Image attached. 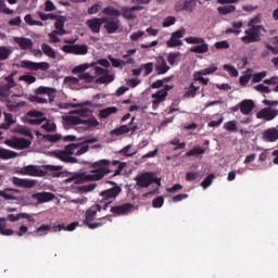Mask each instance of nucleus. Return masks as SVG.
Instances as JSON below:
<instances>
[{
  "mask_svg": "<svg viewBox=\"0 0 278 278\" xmlns=\"http://www.w3.org/2000/svg\"><path fill=\"white\" fill-rule=\"evenodd\" d=\"M21 191L13 188H5L4 190H0V198L4 199L5 201H15L17 200L16 197L12 193H20Z\"/></svg>",
  "mask_w": 278,
  "mask_h": 278,
  "instance_id": "18",
  "label": "nucleus"
},
{
  "mask_svg": "<svg viewBox=\"0 0 278 278\" xmlns=\"http://www.w3.org/2000/svg\"><path fill=\"white\" fill-rule=\"evenodd\" d=\"M102 13L104 14V16H121L122 12L118 9H114L113 7H106L103 9Z\"/></svg>",
  "mask_w": 278,
  "mask_h": 278,
  "instance_id": "34",
  "label": "nucleus"
},
{
  "mask_svg": "<svg viewBox=\"0 0 278 278\" xmlns=\"http://www.w3.org/2000/svg\"><path fill=\"white\" fill-rule=\"evenodd\" d=\"M224 129L226 131H238V126L236 125V121H229L226 124H224Z\"/></svg>",
  "mask_w": 278,
  "mask_h": 278,
  "instance_id": "52",
  "label": "nucleus"
},
{
  "mask_svg": "<svg viewBox=\"0 0 278 278\" xmlns=\"http://www.w3.org/2000/svg\"><path fill=\"white\" fill-rule=\"evenodd\" d=\"M166 45L169 49H174L175 47H181V45H184V41H181L180 39L170 37V39L167 41Z\"/></svg>",
  "mask_w": 278,
  "mask_h": 278,
  "instance_id": "48",
  "label": "nucleus"
},
{
  "mask_svg": "<svg viewBox=\"0 0 278 278\" xmlns=\"http://www.w3.org/2000/svg\"><path fill=\"white\" fill-rule=\"evenodd\" d=\"M235 11H236V5L233 4L217 8V12L218 14H222V16H227V14H233Z\"/></svg>",
  "mask_w": 278,
  "mask_h": 278,
  "instance_id": "31",
  "label": "nucleus"
},
{
  "mask_svg": "<svg viewBox=\"0 0 278 278\" xmlns=\"http://www.w3.org/2000/svg\"><path fill=\"white\" fill-rule=\"evenodd\" d=\"M185 40L188 42V45H202L205 42V39L201 37H187Z\"/></svg>",
  "mask_w": 278,
  "mask_h": 278,
  "instance_id": "49",
  "label": "nucleus"
},
{
  "mask_svg": "<svg viewBox=\"0 0 278 278\" xmlns=\"http://www.w3.org/2000/svg\"><path fill=\"white\" fill-rule=\"evenodd\" d=\"M113 80H114V75L106 73L98 77L94 81L96 84H112Z\"/></svg>",
  "mask_w": 278,
  "mask_h": 278,
  "instance_id": "33",
  "label": "nucleus"
},
{
  "mask_svg": "<svg viewBox=\"0 0 278 278\" xmlns=\"http://www.w3.org/2000/svg\"><path fill=\"white\" fill-rule=\"evenodd\" d=\"M75 227H78V222H73L67 226H62V225L56 226L58 229L64 230V231H70V232L74 231Z\"/></svg>",
  "mask_w": 278,
  "mask_h": 278,
  "instance_id": "46",
  "label": "nucleus"
},
{
  "mask_svg": "<svg viewBox=\"0 0 278 278\" xmlns=\"http://www.w3.org/2000/svg\"><path fill=\"white\" fill-rule=\"evenodd\" d=\"M41 50L42 53L48 58H51V60H55V58H58V54H55V50H53V48H51V46H49L48 43H42Z\"/></svg>",
  "mask_w": 278,
  "mask_h": 278,
  "instance_id": "26",
  "label": "nucleus"
},
{
  "mask_svg": "<svg viewBox=\"0 0 278 278\" xmlns=\"http://www.w3.org/2000/svg\"><path fill=\"white\" fill-rule=\"evenodd\" d=\"M79 77H75V76H65L64 78V84H70V86H77V84H79Z\"/></svg>",
  "mask_w": 278,
  "mask_h": 278,
  "instance_id": "58",
  "label": "nucleus"
},
{
  "mask_svg": "<svg viewBox=\"0 0 278 278\" xmlns=\"http://www.w3.org/2000/svg\"><path fill=\"white\" fill-rule=\"evenodd\" d=\"M215 49H229V41L227 40H222L217 41L214 45Z\"/></svg>",
  "mask_w": 278,
  "mask_h": 278,
  "instance_id": "64",
  "label": "nucleus"
},
{
  "mask_svg": "<svg viewBox=\"0 0 278 278\" xmlns=\"http://www.w3.org/2000/svg\"><path fill=\"white\" fill-rule=\"evenodd\" d=\"M10 53H12L11 49H8L5 46H0V62L8 60V58H10Z\"/></svg>",
  "mask_w": 278,
  "mask_h": 278,
  "instance_id": "37",
  "label": "nucleus"
},
{
  "mask_svg": "<svg viewBox=\"0 0 278 278\" xmlns=\"http://www.w3.org/2000/svg\"><path fill=\"white\" fill-rule=\"evenodd\" d=\"M118 112V108L116 106H109L106 109L100 110L99 116L100 118H110L112 114H116Z\"/></svg>",
  "mask_w": 278,
  "mask_h": 278,
  "instance_id": "25",
  "label": "nucleus"
},
{
  "mask_svg": "<svg viewBox=\"0 0 278 278\" xmlns=\"http://www.w3.org/2000/svg\"><path fill=\"white\" fill-rule=\"evenodd\" d=\"M154 176L151 175H138L136 176V186L139 188H148L151 184H155L156 186L161 187V179L153 178Z\"/></svg>",
  "mask_w": 278,
  "mask_h": 278,
  "instance_id": "4",
  "label": "nucleus"
},
{
  "mask_svg": "<svg viewBox=\"0 0 278 278\" xmlns=\"http://www.w3.org/2000/svg\"><path fill=\"white\" fill-rule=\"evenodd\" d=\"M141 68L144 70V75H151L153 73V62H149L141 65Z\"/></svg>",
  "mask_w": 278,
  "mask_h": 278,
  "instance_id": "63",
  "label": "nucleus"
},
{
  "mask_svg": "<svg viewBox=\"0 0 278 278\" xmlns=\"http://www.w3.org/2000/svg\"><path fill=\"white\" fill-rule=\"evenodd\" d=\"M262 31L266 34V28L263 25L252 26L244 31L245 36L241 37L243 45H251V42H262Z\"/></svg>",
  "mask_w": 278,
  "mask_h": 278,
  "instance_id": "3",
  "label": "nucleus"
},
{
  "mask_svg": "<svg viewBox=\"0 0 278 278\" xmlns=\"http://www.w3.org/2000/svg\"><path fill=\"white\" fill-rule=\"evenodd\" d=\"M21 67L27 68V71H49L50 65L48 62L22 61Z\"/></svg>",
  "mask_w": 278,
  "mask_h": 278,
  "instance_id": "6",
  "label": "nucleus"
},
{
  "mask_svg": "<svg viewBox=\"0 0 278 278\" xmlns=\"http://www.w3.org/2000/svg\"><path fill=\"white\" fill-rule=\"evenodd\" d=\"M191 53H207L210 51V46L207 43L198 45L189 49Z\"/></svg>",
  "mask_w": 278,
  "mask_h": 278,
  "instance_id": "30",
  "label": "nucleus"
},
{
  "mask_svg": "<svg viewBox=\"0 0 278 278\" xmlns=\"http://www.w3.org/2000/svg\"><path fill=\"white\" fill-rule=\"evenodd\" d=\"M125 166H127L126 162H112L108 159H102L92 163L91 168L96 169L91 170V173H93L94 175H110V173H113V175H121V173H123V170L125 169Z\"/></svg>",
  "mask_w": 278,
  "mask_h": 278,
  "instance_id": "2",
  "label": "nucleus"
},
{
  "mask_svg": "<svg viewBox=\"0 0 278 278\" xmlns=\"http://www.w3.org/2000/svg\"><path fill=\"white\" fill-rule=\"evenodd\" d=\"M86 25L89 26L92 34H99L101 31V23H99V17L87 20Z\"/></svg>",
  "mask_w": 278,
  "mask_h": 278,
  "instance_id": "21",
  "label": "nucleus"
},
{
  "mask_svg": "<svg viewBox=\"0 0 278 278\" xmlns=\"http://www.w3.org/2000/svg\"><path fill=\"white\" fill-rule=\"evenodd\" d=\"M27 116H31L33 118H46L45 112L36 110L27 112Z\"/></svg>",
  "mask_w": 278,
  "mask_h": 278,
  "instance_id": "62",
  "label": "nucleus"
},
{
  "mask_svg": "<svg viewBox=\"0 0 278 278\" xmlns=\"http://www.w3.org/2000/svg\"><path fill=\"white\" fill-rule=\"evenodd\" d=\"M16 149H20L21 151L25 150V149H29L31 147V141L28 139H25L23 137L18 138L16 140Z\"/></svg>",
  "mask_w": 278,
  "mask_h": 278,
  "instance_id": "29",
  "label": "nucleus"
},
{
  "mask_svg": "<svg viewBox=\"0 0 278 278\" xmlns=\"http://www.w3.org/2000/svg\"><path fill=\"white\" fill-rule=\"evenodd\" d=\"M54 21H56L54 23L55 29H62L64 27V23L68 21V18H66V16L64 15H56V18H54Z\"/></svg>",
  "mask_w": 278,
  "mask_h": 278,
  "instance_id": "36",
  "label": "nucleus"
},
{
  "mask_svg": "<svg viewBox=\"0 0 278 278\" xmlns=\"http://www.w3.org/2000/svg\"><path fill=\"white\" fill-rule=\"evenodd\" d=\"M108 185L114 186L111 189H106L101 191L99 193L98 201L104 204V206H100V204L91 205V207H88L87 211H85V220L87 222H94V216L97 215V212L100 211H106V206L110 205V203H113L114 200H116V197L119 195L121 192H123V189L119 188V186H116V182L108 181Z\"/></svg>",
  "mask_w": 278,
  "mask_h": 278,
  "instance_id": "1",
  "label": "nucleus"
},
{
  "mask_svg": "<svg viewBox=\"0 0 278 278\" xmlns=\"http://www.w3.org/2000/svg\"><path fill=\"white\" fill-rule=\"evenodd\" d=\"M181 55V52H169L167 56V62L170 66H175L177 62V58Z\"/></svg>",
  "mask_w": 278,
  "mask_h": 278,
  "instance_id": "41",
  "label": "nucleus"
},
{
  "mask_svg": "<svg viewBox=\"0 0 278 278\" xmlns=\"http://www.w3.org/2000/svg\"><path fill=\"white\" fill-rule=\"evenodd\" d=\"M63 121L65 122V125L73 127L74 125H81L84 123V119L81 117L70 115V116H62Z\"/></svg>",
  "mask_w": 278,
  "mask_h": 278,
  "instance_id": "20",
  "label": "nucleus"
},
{
  "mask_svg": "<svg viewBox=\"0 0 278 278\" xmlns=\"http://www.w3.org/2000/svg\"><path fill=\"white\" fill-rule=\"evenodd\" d=\"M46 121L47 117L26 118V123H28V125H42Z\"/></svg>",
  "mask_w": 278,
  "mask_h": 278,
  "instance_id": "53",
  "label": "nucleus"
},
{
  "mask_svg": "<svg viewBox=\"0 0 278 278\" xmlns=\"http://www.w3.org/2000/svg\"><path fill=\"white\" fill-rule=\"evenodd\" d=\"M168 97V92H164L162 89L152 94V99H159V101L164 102Z\"/></svg>",
  "mask_w": 278,
  "mask_h": 278,
  "instance_id": "45",
  "label": "nucleus"
},
{
  "mask_svg": "<svg viewBox=\"0 0 278 278\" xmlns=\"http://www.w3.org/2000/svg\"><path fill=\"white\" fill-rule=\"evenodd\" d=\"M185 12H194V8H197V0H185Z\"/></svg>",
  "mask_w": 278,
  "mask_h": 278,
  "instance_id": "39",
  "label": "nucleus"
},
{
  "mask_svg": "<svg viewBox=\"0 0 278 278\" xmlns=\"http://www.w3.org/2000/svg\"><path fill=\"white\" fill-rule=\"evenodd\" d=\"M85 71H88V63H85V64H80L78 66H75L73 70H72V73L73 75H77L78 73H86Z\"/></svg>",
  "mask_w": 278,
  "mask_h": 278,
  "instance_id": "55",
  "label": "nucleus"
},
{
  "mask_svg": "<svg viewBox=\"0 0 278 278\" xmlns=\"http://www.w3.org/2000/svg\"><path fill=\"white\" fill-rule=\"evenodd\" d=\"M53 193L50 192H37L31 195V199H35L37 203H48L50 201H53Z\"/></svg>",
  "mask_w": 278,
  "mask_h": 278,
  "instance_id": "17",
  "label": "nucleus"
},
{
  "mask_svg": "<svg viewBox=\"0 0 278 278\" xmlns=\"http://www.w3.org/2000/svg\"><path fill=\"white\" fill-rule=\"evenodd\" d=\"M203 153H205V149L195 147V148L189 150L186 153V155H187V157H192V155H203Z\"/></svg>",
  "mask_w": 278,
  "mask_h": 278,
  "instance_id": "38",
  "label": "nucleus"
},
{
  "mask_svg": "<svg viewBox=\"0 0 278 278\" xmlns=\"http://www.w3.org/2000/svg\"><path fill=\"white\" fill-rule=\"evenodd\" d=\"M121 28V21L111 20L108 24H104V29H106V34H116Z\"/></svg>",
  "mask_w": 278,
  "mask_h": 278,
  "instance_id": "19",
  "label": "nucleus"
},
{
  "mask_svg": "<svg viewBox=\"0 0 278 278\" xmlns=\"http://www.w3.org/2000/svg\"><path fill=\"white\" fill-rule=\"evenodd\" d=\"M47 231H50V226H47V225H40V227H37L35 232H27V226H20L18 231H16V236L22 237L25 233H28V235L37 233V236L42 237L47 235Z\"/></svg>",
  "mask_w": 278,
  "mask_h": 278,
  "instance_id": "8",
  "label": "nucleus"
},
{
  "mask_svg": "<svg viewBox=\"0 0 278 278\" xmlns=\"http://www.w3.org/2000/svg\"><path fill=\"white\" fill-rule=\"evenodd\" d=\"M92 110L90 109H76L70 112V114H76L77 116H80L81 118H88L92 114Z\"/></svg>",
  "mask_w": 278,
  "mask_h": 278,
  "instance_id": "28",
  "label": "nucleus"
},
{
  "mask_svg": "<svg viewBox=\"0 0 278 278\" xmlns=\"http://www.w3.org/2000/svg\"><path fill=\"white\" fill-rule=\"evenodd\" d=\"M103 179V175H76L70 178V181H76V184H85L90 181H100Z\"/></svg>",
  "mask_w": 278,
  "mask_h": 278,
  "instance_id": "10",
  "label": "nucleus"
},
{
  "mask_svg": "<svg viewBox=\"0 0 278 278\" xmlns=\"http://www.w3.org/2000/svg\"><path fill=\"white\" fill-rule=\"evenodd\" d=\"M277 116L278 110L273 109L271 106L264 108L256 113V118H261L263 121H274Z\"/></svg>",
  "mask_w": 278,
  "mask_h": 278,
  "instance_id": "7",
  "label": "nucleus"
},
{
  "mask_svg": "<svg viewBox=\"0 0 278 278\" xmlns=\"http://www.w3.org/2000/svg\"><path fill=\"white\" fill-rule=\"evenodd\" d=\"M213 179H215V175L205 176V179H202V182H200V187H202V189L208 188V186H212Z\"/></svg>",
  "mask_w": 278,
  "mask_h": 278,
  "instance_id": "51",
  "label": "nucleus"
},
{
  "mask_svg": "<svg viewBox=\"0 0 278 278\" xmlns=\"http://www.w3.org/2000/svg\"><path fill=\"white\" fill-rule=\"evenodd\" d=\"M264 142H277L278 140V129L275 127L267 128L263 132Z\"/></svg>",
  "mask_w": 278,
  "mask_h": 278,
  "instance_id": "15",
  "label": "nucleus"
},
{
  "mask_svg": "<svg viewBox=\"0 0 278 278\" xmlns=\"http://www.w3.org/2000/svg\"><path fill=\"white\" fill-rule=\"evenodd\" d=\"M58 90L53 87H45L40 86L35 90V94H47L48 97H51V94H55Z\"/></svg>",
  "mask_w": 278,
  "mask_h": 278,
  "instance_id": "23",
  "label": "nucleus"
},
{
  "mask_svg": "<svg viewBox=\"0 0 278 278\" xmlns=\"http://www.w3.org/2000/svg\"><path fill=\"white\" fill-rule=\"evenodd\" d=\"M0 235L10 237L12 235H16V231L12 229H5V224H0Z\"/></svg>",
  "mask_w": 278,
  "mask_h": 278,
  "instance_id": "57",
  "label": "nucleus"
},
{
  "mask_svg": "<svg viewBox=\"0 0 278 278\" xmlns=\"http://www.w3.org/2000/svg\"><path fill=\"white\" fill-rule=\"evenodd\" d=\"M224 71H227L229 73L230 77H238L239 72L233 65L225 64L224 65Z\"/></svg>",
  "mask_w": 278,
  "mask_h": 278,
  "instance_id": "47",
  "label": "nucleus"
},
{
  "mask_svg": "<svg viewBox=\"0 0 278 278\" xmlns=\"http://www.w3.org/2000/svg\"><path fill=\"white\" fill-rule=\"evenodd\" d=\"M41 129H45V131L52 132L58 130V125L55 123L49 124V119L46 121L43 125H41Z\"/></svg>",
  "mask_w": 278,
  "mask_h": 278,
  "instance_id": "42",
  "label": "nucleus"
},
{
  "mask_svg": "<svg viewBox=\"0 0 278 278\" xmlns=\"http://www.w3.org/2000/svg\"><path fill=\"white\" fill-rule=\"evenodd\" d=\"M164 205V197L159 195L157 198L152 200L153 208H161Z\"/></svg>",
  "mask_w": 278,
  "mask_h": 278,
  "instance_id": "59",
  "label": "nucleus"
},
{
  "mask_svg": "<svg viewBox=\"0 0 278 278\" xmlns=\"http://www.w3.org/2000/svg\"><path fill=\"white\" fill-rule=\"evenodd\" d=\"M12 185H15L18 188H34L37 185V181L28 180V179H21L17 177H12Z\"/></svg>",
  "mask_w": 278,
  "mask_h": 278,
  "instance_id": "16",
  "label": "nucleus"
},
{
  "mask_svg": "<svg viewBox=\"0 0 278 278\" xmlns=\"http://www.w3.org/2000/svg\"><path fill=\"white\" fill-rule=\"evenodd\" d=\"M42 168H45V170H49L50 173H52V175H86V172H83V173L60 172L62 170L61 165H42Z\"/></svg>",
  "mask_w": 278,
  "mask_h": 278,
  "instance_id": "11",
  "label": "nucleus"
},
{
  "mask_svg": "<svg viewBox=\"0 0 278 278\" xmlns=\"http://www.w3.org/2000/svg\"><path fill=\"white\" fill-rule=\"evenodd\" d=\"M18 157V152L0 148V160H14Z\"/></svg>",
  "mask_w": 278,
  "mask_h": 278,
  "instance_id": "22",
  "label": "nucleus"
},
{
  "mask_svg": "<svg viewBox=\"0 0 278 278\" xmlns=\"http://www.w3.org/2000/svg\"><path fill=\"white\" fill-rule=\"evenodd\" d=\"M155 71L157 72V75H166V73L170 71V66L166 63L163 65H155Z\"/></svg>",
  "mask_w": 278,
  "mask_h": 278,
  "instance_id": "50",
  "label": "nucleus"
},
{
  "mask_svg": "<svg viewBox=\"0 0 278 278\" xmlns=\"http://www.w3.org/2000/svg\"><path fill=\"white\" fill-rule=\"evenodd\" d=\"M121 16H123V18H126V21H136V15L131 13V10H129V7L122 8Z\"/></svg>",
  "mask_w": 278,
  "mask_h": 278,
  "instance_id": "35",
  "label": "nucleus"
},
{
  "mask_svg": "<svg viewBox=\"0 0 278 278\" xmlns=\"http://www.w3.org/2000/svg\"><path fill=\"white\" fill-rule=\"evenodd\" d=\"M78 79H84L85 84H92L94 81L96 77L90 75V73L85 72L78 75Z\"/></svg>",
  "mask_w": 278,
  "mask_h": 278,
  "instance_id": "40",
  "label": "nucleus"
},
{
  "mask_svg": "<svg viewBox=\"0 0 278 278\" xmlns=\"http://www.w3.org/2000/svg\"><path fill=\"white\" fill-rule=\"evenodd\" d=\"M14 42L18 45L20 49L23 51H28V49H34V41L26 37H14Z\"/></svg>",
  "mask_w": 278,
  "mask_h": 278,
  "instance_id": "14",
  "label": "nucleus"
},
{
  "mask_svg": "<svg viewBox=\"0 0 278 278\" xmlns=\"http://www.w3.org/2000/svg\"><path fill=\"white\" fill-rule=\"evenodd\" d=\"M13 134H20L21 136H26L30 140H34V134H31V130H29L27 126H18L13 129Z\"/></svg>",
  "mask_w": 278,
  "mask_h": 278,
  "instance_id": "24",
  "label": "nucleus"
},
{
  "mask_svg": "<svg viewBox=\"0 0 278 278\" xmlns=\"http://www.w3.org/2000/svg\"><path fill=\"white\" fill-rule=\"evenodd\" d=\"M20 81H26V84H35L36 76L34 75H22L18 78Z\"/></svg>",
  "mask_w": 278,
  "mask_h": 278,
  "instance_id": "60",
  "label": "nucleus"
},
{
  "mask_svg": "<svg viewBox=\"0 0 278 278\" xmlns=\"http://www.w3.org/2000/svg\"><path fill=\"white\" fill-rule=\"evenodd\" d=\"M43 140H48V142H60L62 140V135H42Z\"/></svg>",
  "mask_w": 278,
  "mask_h": 278,
  "instance_id": "43",
  "label": "nucleus"
},
{
  "mask_svg": "<svg viewBox=\"0 0 278 278\" xmlns=\"http://www.w3.org/2000/svg\"><path fill=\"white\" fill-rule=\"evenodd\" d=\"M17 173H20V175H47L45 169L38 168L36 165L24 166Z\"/></svg>",
  "mask_w": 278,
  "mask_h": 278,
  "instance_id": "12",
  "label": "nucleus"
},
{
  "mask_svg": "<svg viewBox=\"0 0 278 278\" xmlns=\"http://www.w3.org/2000/svg\"><path fill=\"white\" fill-rule=\"evenodd\" d=\"M73 55H86L88 53V45H73Z\"/></svg>",
  "mask_w": 278,
  "mask_h": 278,
  "instance_id": "27",
  "label": "nucleus"
},
{
  "mask_svg": "<svg viewBox=\"0 0 278 278\" xmlns=\"http://www.w3.org/2000/svg\"><path fill=\"white\" fill-rule=\"evenodd\" d=\"M177 22V18L175 16H167L164 21H163V27H170L173 25H175V23Z\"/></svg>",
  "mask_w": 278,
  "mask_h": 278,
  "instance_id": "61",
  "label": "nucleus"
},
{
  "mask_svg": "<svg viewBox=\"0 0 278 278\" xmlns=\"http://www.w3.org/2000/svg\"><path fill=\"white\" fill-rule=\"evenodd\" d=\"M21 219L28 220V223H34V216H30V214L18 213V214H9V215H5V217H0V225H2V223H5V222L16 223L17 220H21Z\"/></svg>",
  "mask_w": 278,
  "mask_h": 278,
  "instance_id": "5",
  "label": "nucleus"
},
{
  "mask_svg": "<svg viewBox=\"0 0 278 278\" xmlns=\"http://www.w3.org/2000/svg\"><path fill=\"white\" fill-rule=\"evenodd\" d=\"M96 187H97L96 184H88V185L78 187V191H81V193H88V192L94 191Z\"/></svg>",
  "mask_w": 278,
  "mask_h": 278,
  "instance_id": "56",
  "label": "nucleus"
},
{
  "mask_svg": "<svg viewBox=\"0 0 278 278\" xmlns=\"http://www.w3.org/2000/svg\"><path fill=\"white\" fill-rule=\"evenodd\" d=\"M81 125H87L88 127H99V121L97 117H91L89 119H83Z\"/></svg>",
  "mask_w": 278,
  "mask_h": 278,
  "instance_id": "54",
  "label": "nucleus"
},
{
  "mask_svg": "<svg viewBox=\"0 0 278 278\" xmlns=\"http://www.w3.org/2000/svg\"><path fill=\"white\" fill-rule=\"evenodd\" d=\"M52 155H54V157H58V160H61V162H66L68 157V154L64 150L53 151Z\"/></svg>",
  "mask_w": 278,
  "mask_h": 278,
  "instance_id": "44",
  "label": "nucleus"
},
{
  "mask_svg": "<svg viewBox=\"0 0 278 278\" xmlns=\"http://www.w3.org/2000/svg\"><path fill=\"white\" fill-rule=\"evenodd\" d=\"M125 134H129V126L128 125H122L113 130L110 131L111 136H123Z\"/></svg>",
  "mask_w": 278,
  "mask_h": 278,
  "instance_id": "32",
  "label": "nucleus"
},
{
  "mask_svg": "<svg viewBox=\"0 0 278 278\" xmlns=\"http://www.w3.org/2000/svg\"><path fill=\"white\" fill-rule=\"evenodd\" d=\"M240 108H241V114L243 116H249L252 114L253 109L255 108V101L251 99H245L240 102Z\"/></svg>",
  "mask_w": 278,
  "mask_h": 278,
  "instance_id": "13",
  "label": "nucleus"
},
{
  "mask_svg": "<svg viewBox=\"0 0 278 278\" xmlns=\"http://www.w3.org/2000/svg\"><path fill=\"white\" fill-rule=\"evenodd\" d=\"M132 213V204L130 203H123L116 206H111V214L114 216H125Z\"/></svg>",
  "mask_w": 278,
  "mask_h": 278,
  "instance_id": "9",
  "label": "nucleus"
}]
</instances>
